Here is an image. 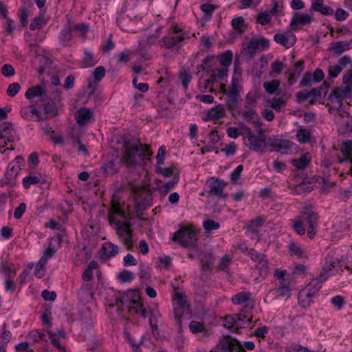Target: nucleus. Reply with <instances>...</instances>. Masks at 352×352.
Listing matches in <instances>:
<instances>
[{
	"label": "nucleus",
	"instance_id": "1",
	"mask_svg": "<svg viewBox=\"0 0 352 352\" xmlns=\"http://www.w3.org/2000/svg\"><path fill=\"white\" fill-rule=\"evenodd\" d=\"M112 148L122 155L120 160L127 166H133L151 155L148 147L136 140L120 136L112 140Z\"/></svg>",
	"mask_w": 352,
	"mask_h": 352
},
{
	"label": "nucleus",
	"instance_id": "2",
	"mask_svg": "<svg viewBox=\"0 0 352 352\" xmlns=\"http://www.w3.org/2000/svg\"><path fill=\"white\" fill-rule=\"evenodd\" d=\"M109 219L110 224L116 230L118 238L127 250H131L133 248L131 224L118 203L115 201H112Z\"/></svg>",
	"mask_w": 352,
	"mask_h": 352
},
{
	"label": "nucleus",
	"instance_id": "3",
	"mask_svg": "<svg viewBox=\"0 0 352 352\" xmlns=\"http://www.w3.org/2000/svg\"><path fill=\"white\" fill-rule=\"evenodd\" d=\"M109 306L116 307L119 315L123 312L124 307H126L130 314H140L143 318H146L148 316V311L144 308L140 302V295L138 294H134L132 296L118 294L116 296L115 302L109 304Z\"/></svg>",
	"mask_w": 352,
	"mask_h": 352
},
{
	"label": "nucleus",
	"instance_id": "4",
	"mask_svg": "<svg viewBox=\"0 0 352 352\" xmlns=\"http://www.w3.org/2000/svg\"><path fill=\"white\" fill-rule=\"evenodd\" d=\"M47 89H28L25 96L32 102L41 106L47 113L53 112L54 98L47 92Z\"/></svg>",
	"mask_w": 352,
	"mask_h": 352
},
{
	"label": "nucleus",
	"instance_id": "5",
	"mask_svg": "<svg viewBox=\"0 0 352 352\" xmlns=\"http://www.w3.org/2000/svg\"><path fill=\"white\" fill-rule=\"evenodd\" d=\"M245 135L243 137L244 144L252 151L263 153L267 148V140L262 129L258 135H255L250 128H245Z\"/></svg>",
	"mask_w": 352,
	"mask_h": 352
},
{
	"label": "nucleus",
	"instance_id": "6",
	"mask_svg": "<svg viewBox=\"0 0 352 352\" xmlns=\"http://www.w3.org/2000/svg\"><path fill=\"white\" fill-rule=\"evenodd\" d=\"M270 46V41L262 36H253L248 42L243 44L244 56L252 59L256 54L267 50Z\"/></svg>",
	"mask_w": 352,
	"mask_h": 352
},
{
	"label": "nucleus",
	"instance_id": "7",
	"mask_svg": "<svg viewBox=\"0 0 352 352\" xmlns=\"http://www.w3.org/2000/svg\"><path fill=\"white\" fill-rule=\"evenodd\" d=\"M172 301L175 320L180 326L183 316L190 314V305L187 300L186 294L182 292H176Z\"/></svg>",
	"mask_w": 352,
	"mask_h": 352
},
{
	"label": "nucleus",
	"instance_id": "8",
	"mask_svg": "<svg viewBox=\"0 0 352 352\" xmlns=\"http://www.w3.org/2000/svg\"><path fill=\"white\" fill-rule=\"evenodd\" d=\"M187 38H188L187 34L182 32L181 28L172 25L167 35L160 40V43L162 46L168 49L179 47Z\"/></svg>",
	"mask_w": 352,
	"mask_h": 352
},
{
	"label": "nucleus",
	"instance_id": "9",
	"mask_svg": "<svg viewBox=\"0 0 352 352\" xmlns=\"http://www.w3.org/2000/svg\"><path fill=\"white\" fill-rule=\"evenodd\" d=\"M197 239V233L195 229L190 226L179 228L173 235L172 240L182 247L188 248L195 245Z\"/></svg>",
	"mask_w": 352,
	"mask_h": 352
},
{
	"label": "nucleus",
	"instance_id": "10",
	"mask_svg": "<svg viewBox=\"0 0 352 352\" xmlns=\"http://www.w3.org/2000/svg\"><path fill=\"white\" fill-rule=\"evenodd\" d=\"M299 217L304 223L308 224L307 235L309 239H313L316 233V227L318 226V214L310 206H306L300 212Z\"/></svg>",
	"mask_w": 352,
	"mask_h": 352
},
{
	"label": "nucleus",
	"instance_id": "11",
	"mask_svg": "<svg viewBox=\"0 0 352 352\" xmlns=\"http://www.w3.org/2000/svg\"><path fill=\"white\" fill-rule=\"evenodd\" d=\"M279 89H266L267 92L273 96L265 99L267 106L271 107L274 111L280 112L285 108L289 98V96L285 93L277 92Z\"/></svg>",
	"mask_w": 352,
	"mask_h": 352
},
{
	"label": "nucleus",
	"instance_id": "12",
	"mask_svg": "<svg viewBox=\"0 0 352 352\" xmlns=\"http://www.w3.org/2000/svg\"><path fill=\"white\" fill-rule=\"evenodd\" d=\"M327 94V89H303L297 93L296 97L298 102L308 101L311 104L322 102Z\"/></svg>",
	"mask_w": 352,
	"mask_h": 352
},
{
	"label": "nucleus",
	"instance_id": "13",
	"mask_svg": "<svg viewBox=\"0 0 352 352\" xmlns=\"http://www.w3.org/2000/svg\"><path fill=\"white\" fill-rule=\"evenodd\" d=\"M228 69L226 68H221L216 70H212L210 75L202 77V82L204 84V88L212 87L215 83L219 82V88H226V85L223 84L222 81L227 76Z\"/></svg>",
	"mask_w": 352,
	"mask_h": 352
},
{
	"label": "nucleus",
	"instance_id": "14",
	"mask_svg": "<svg viewBox=\"0 0 352 352\" xmlns=\"http://www.w3.org/2000/svg\"><path fill=\"white\" fill-rule=\"evenodd\" d=\"M248 256L256 263V267L258 270L260 275L265 276L269 272L268 261L266 256L261 253L256 252L254 249H250L248 252Z\"/></svg>",
	"mask_w": 352,
	"mask_h": 352
},
{
	"label": "nucleus",
	"instance_id": "15",
	"mask_svg": "<svg viewBox=\"0 0 352 352\" xmlns=\"http://www.w3.org/2000/svg\"><path fill=\"white\" fill-rule=\"evenodd\" d=\"M314 20V14L312 12L309 14H299L294 12L289 23L291 30L296 31L302 27L310 24Z\"/></svg>",
	"mask_w": 352,
	"mask_h": 352
},
{
	"label": "nucleus",
	"instance_id": "16",
	"mask_svg": "<svg viewBox=\"0 0 352 352\" xmlns=\"http://www.w3.org/2000/svg\"><path fill=\"white\" fill-rule=\"evenodd\" d=\"M352 89H333L328 97V105L331 108L338 109L342 107V98L351 93Z\"/></svg>",
	"mask_w": 352,
	"mask_h": 352
},
{
	"label": "nucleus",
	"instance_id": "17",
	"mask_svg": "<svg viewBox=\"0 0 352 352\" xmlns=\"http://www.w3.org/2000/svg\"><path fill=\"white\" fill-rule=\"evenodd\" d=\"M267 146L270 147V151H278L281 153H287L290 148L289 140L280 139L276 136H272L267 140Z\"/></svg>",
	"mask_w": 352,
	"mask_h": 352
},
{
	"label": "nucleus",
	"instance_id": "18",
	"mask_svg": "<svg viewBox=\"0 0 352 352\" xmlns=\"http://www.w3.org/2000/svg\"><path fill=\"white\" fill-rule=\"evenodd\" d=\"M324 78V74L321 69L317 68L313 74L306 72L300 81V86L311 87L315 83L321 82Z\"/></svg>",
	"mask_w": 352,
	"mask_h": 352
},
{
	"label": "nucleus",
	"instance_id": "19",
	"mask_svg": "<svg viewBox=\"0 0 352 352\" xmlns=\"http://www.w3.org/2000/svg\"><path fill=\"white\" fill-rule=\"evenodd\" d=\"M207 184L209 187L208 192L218 197H224L223 189L226 186V183L220 179L214 177L210 178Z\"/></svg>",
	"mask_w": 352,
	"mask_h": 352
},
{
	"label": "nucleus",
	"instance_id": "20",
	"mask_svg": "<svg viewBox=\"0 0 352 352\" xmlns=\"http://www.w3.org/2000/svg\"><path fill=\"white\" fill-rule=\"evenodd\" d=\"M274 40L282 46L290 48L296 43V38L293 33H278L274 36Z\"/></svg>",
	"mask_w": 352,
	"mask_h": 352
},
{
	"label": "nucleus",
	"instance_id": "21",
	"mask_svg": "<svg viewBox=\"0 0 352 352\" xmlns=\"http://www.w3.org/2000/svg\"><path fill=\"white\" fill-rule=\"evenodd\" d=\"M226 114L223 107L218 104L211 108L206 113V116L203 118L205 121H216L224 117Z\"/></svg>",
	"mask_w": 352,
	"mask_h": 352
},
{
	"label": "nucleus",
	"instance_id": "22",
	"mask_svg": "<svg viewBox=\"0 0 352 352\" xmlns=\"http://www.w3.org/2000/svg\"><path fill=\"white\" fill-rule=\"evenodd\" d=\"M336 267V261L331 257H327L322 267V272L318 276L321 280H326L333 273L331 271Z\"/></svg>",
	"mask_w": 352,
	"mask_h": 352
},
{
	"label": "nucleus",
	"instance_id": "23",
	"mask_svg": "<svg viewBox=\"0 0 352 352\" xmlns=\"http://www.w3.org/2000/svg\"><path fill=\"white\" fill-rule=\"evenodd\" d=\"M21 115L23 118L28 120H30L34 118H36L37 120L43 119L40 110L34 105L22 108Z\"/></svg>",
	"mask_w": 352,
	"mask_h": 352
},
{
	"label": "nucleus",
	"instance_id": "24",
	"mask_svg": "<svg viewBox=\"0 0 352 352\" xmlns=\"http://www.w3.org/2000/svg\"><path fill=\"white\" fill-rule=\"evenodd\" d=\"M227 94L226 102L230 109H236L239 100L238 89H222Z\"/></svg>",
	"mask_w": 352,
	"mask_h": 352
},
{
	"label": "nucleus",
	"instance_id": "25",
	"mask_svg": "<svg viewBox=\"0 0 352 352\" xmlns=\"http://www.w3.org/2000/svg\"><path fill=\"white\" fill-rule=\"evenodd\" d=\"M77 123L82 126L89 122L93 117L92 111L87 108L83 107L78 109L75 114Z\"/></svg>",
	"mask_w": 352,
	"mask_h": 352
},
{
	"label": "nucleus",
	"instance_id": "26",
	"mask_svg": "<svg viewBox=\"0 0 352 352\" xmlns=\"http://www.w3.org/2000/svg\"><path fill=\"white\" fill-rule=\"evenodd\" d=\"M12 126V124L8 122L0 125V140H7L9 142L13 141L15 131Z\"/></svg>",
	"mask_w": 352,
	"mask_h": 352
},
{
	"label": "nucleus",
	"instance_id": "27",
	"mask_svg": "<svg viewBox=\"0 0 352 352\" xmlns=\"http://www.w3.org/2000/svg\"><path fill=\"white\" fill-rule=\"evenodd\" d=\"M314 297L307 289H302L298 295V303L301 307L307 308L313 302Z\"/></svg>",
	"mask_w": 352,
	"mask_h": 352
},
{
	"label": "nucleus",
	"instance_id": "28",
	"mask_svg": "<svg viewBox=\"0 0 352 352\" xmlns=\"http://www.w3.org/2000/svg\"><path fill=\"white\" fill-rule=\"evenodd\" d=\"M324 0H315L311 4V10L320 12L323 15L331 16L334 13L333 10L323 3Z\"/></svg>",
	"mask_w": 352,
	"mask_h": 352
},
{
	"label": "nucleus",
	"instance_id": "29",
	"mask_svg": "<svg viewBox=\"0 0 352 352\" xmlns=\"http://www.w3.org/2000/svg\"><path fill=\"white\" fill-rule=\"evenodd\" d=\"M288 250L292 256H296L300 258H306L307 251L302 246L295 242H292L288 245Z\"/></svg>",
	"mask_w": 352,
	"mask_h": 352
},
{
	"label": "nucleus",
	"instance_id": "30",
	"mask_svg": "<svg viewBox=\"0 0 352 352\" xmlns=\"http://www.w3.org/2000/svg\"><path fill=\"white\" fill-rule=\"evenodd\" d=\"M235 316L237 332L240 329H244L251 327V324L252 322V316L244 314L243 313L235 314Z\"/></svg>",
	"mask_w": 352,
	"mask_h": 352
},
{
	"label": "nucleus",
	"instance_id": "31",
	"mask_svg": "<svg viewBox=\"0 0 352 352\" xmlns=\"http://www.w3.org/2000/svg\"><path fill=\"white\" fill-rule=\"evenodd\" d=\"M19 173V168L14 166V164H9L5 174V183L11 185L14 184Z\"/></svg>",
	"mask_w": 352,
	"mask_h": 352
},
{
	"label": "nucleus",
	"instance_id": "32",
	"mask_svg": "<svg viewBox=\"0 0 352 352\" xmlns=\"http://www.w3.org/2000/svg\"><path fill=\"white\" fill-rule=\"evenodd\" d=\"M252 294L249 292H241L232 297V302L234 305H241L245 306L250 300Z\"/></svg>",
	"mask_w": 352,
	"mask_h": 352
},
{
	"label": "nucleus",
	"instance_id": "33",
	"mask_svg": "<svg viewBox=\"0 0 352 352\" xmlns=\"http://www.w3.org/2000/svg\"><path fill=\"white\" fill-rule=\"evenodd\" d=\"M72 31L71 25H67L64 27L58 35V40L60 44L63 45H67L72 38Z\"/></svg>",
	"mask_w": 352,
	"mask_h": 352
},
{
	"label": "nucleus",
	"instance_id": "34",
	"mask_svg": "<svg viewBox=\"0 0 352 352\" xmlns=\"http://www.w3.org/2000/svg\"><path fill=\"white\" fill-rule=\"evenodd\" d=\"M341 151L350 163L349 173L352 176V140L344 142L342 145Z\"/></svg>",
	"mask_w": 352,
	"mask_h": 352
},
{
	"label": "nucleus",
	"instance_id": "35",
	"mask_svg": "<svg viewBox=\"0 0 352 352\" xmlns=\"http://www.w3.org/2000/svg\"><path fill=\"white\" fill-rule=\"evenodd\" d=\"M324 280H321L320 277H316L315 278H313L306 286L303 289H307L310 293L316 296L317 294L319 292V289H320L322 286V283Z\"/></svg>",
	"mask_w": 352,
	"mask_h": 352
},
{
	"label": "nucleus",
	"instance_id": "36",
	"mask_svg": "<svg viewBox=\"0 0 352 352\" xmlns=\"http://www.w3.org/2000/svg\"><path fill=\"white\" fill-rule=\"evenodd\" d=\"M311 161V156L309 153L302 155L299 159L292 160V164L298 169L305 168Z\"/></svg>",
	"mask_w": 352,
	"mask_h": 352
},
{
	"label": "nucleus",
	"instance_id": "37",
	"mask_svg": "<svg viewBox=\"0 0 352 352\" xmlns=\"http://www.w3.org/2000/svg\"><path fill=\"white\" fill-rule=\"evenodd\" d=\"M244 119L249 122L255 124L257 126H261L262 122L261 118L254 110L250 109L243 113Z\"/></svg>",
	"mask_w": 352,
	"mask_h": 352
},
{
	"label": "nucleus",
	"instance_id": "38",
	"mask_svg": "<svg viewBox=\"0 0 352 352\" xmlns=\"http://www.w3.org/2000/svg\"><path fill=\"white\" fill-rule=\"evenodd\" d=\"M0 273L3 274L5 278L10 276H16V270L13 267V264L6 261H2L0 263Z\"/></svg>",
	"mask_w": 352,
	"mask_h": 352
},
{
	"label": "nucleus",
	"instance_id": "39",
	"mask_svg": "<svg viewBox=\"0 0 352 352\" xmlns=\"http://www.w3.org/2000/svg\"><path fill=\"white\" fill-rule=\"evenodd\" d=\"M267 65V62L263 57H261L258 61L254 63L252 69V74L257 78H259L263 73V68Z\"/></svg>",
	"mask_w": 352,
	"mask_h": 352
},
{
	"label": "nucleus",
	"instance_id": "40",
	"mask_svg": "<svg viewBox=\"0 0 352 352\" xmlns=\"http://www.w3.org/2000/svg\"><path fill=\"white\" fill-rule=\"evenodd\" d=\"M118 253V247L110 242L104 243L102 246V254L107 257H112Z\"/></svg>",
	"mask_w": 352,
	"mask_h": 352
},
{
	"label": "nucleus",
	"instance_id": "41",
	"mask_svg": "<svg viewBox=\"0 0 352 352\" xmlns=\"http://www.w3.org/2000/svg\"><path fill=\"white\" fill-rule=\"evenodd\" d=\"M42 179L41 175H35L30 173L23 179V187L26 189L29 188L31 185L38 184Z\"/></svg>",
	"mask_w": 352,
	"mask_h": 352
},
{
	"label": "nucleus",
	"instance_id": "42",
	"mask_svg": "<svg viewBox=\"0 0 352 352\" xmlns=\"http://www.w3.org/2000/svg\"><path fill=\"white\" fill-rule=\"evenodd\" d=\"M219 8L218 6L211 3H204L200 6L201 10L204 13V19L208 21L211 19L212 14L215 10Z\"/></svg>",
	"mask_w": 352,
	"mask_h": 352
},
{
	"label": "nucleus",
	"instance_id": "43",
	"mask_svg": "<svg viewBox=\"0 0 352 352\" xmlns=\"http://www.w3.org/2000/svg\"><path fill=\"white\" fill-rule=\"evenodd\" d=\"M132 19L129 16V14H125L124 13H120L117 18V23L120 28L124 31L129 30V22L131 21Z\"/></svg>",
	"mask_w": 352,
	"mask_h": 352
},
{
	"label": "nucleus",
	"instance_id": "44",
	"mask_svg": "<svg viewBox=\"0 0 352 352\" xmlns=\"http://www.w3.org/2000/svg\"><path fill=\"white\" fill-rule=\"evenodd\" d=\"M98 267V264L96 261H91L89 263L88 267L84 271L82 274V278L85 281H89L93 278V270Z\"/></svg>",
	"mask_w": 352,
	"mask_h": 352
},
{
	"label": "nucleus",
	"instance_id": "45",
	"mask_svg": "<svg viewBox=\"0 0 352 352\" xmlns=\"http://www.w3.org/2000/svg\"><path fill=\"white\" fill-rule=\"evenodd\" d=\"M223 326L230 331L232 333H237L235 314L234 316H228L225 317Z\"/></svg>",
	"mask_w": 352,
	"mask_h": 352
},
{
	"label": "nucleus",
	"instance_id": "46",
	"mask_svg": "<svg viewBox=\"0 0 352 352\" xmlns=\"http://www.w3.org/2000/svg\"><path fill=\"white\" fill-rule=\"evenodd\" d=\"M291 223L294 231L299 235H303L305 233V228L303 222L298 216L295 219L291 220Z\"/></svg>",
	"mask_w": 352,
	"mask_h": 352
},
{
	"label": "nucleus",
	"instance_id": "47",
	"mask_svg": "<svg viewBox=\"0 0 352 352\" xmlns=\"http://www.w3.org/2000/svg\"><path fill=\"white\" fill-rule=\"evenodd\" d=\"M311 133L309 130L300 127L296 133V138L300 143H306L309 142Z\"/></svg>",
	"mask_w": 352,
	"mask_h": 352
},
{
	"label": "nucleus",
	"instance_id": "48",
	"mask_svg": "<svg viewBox=\"0 0 352 352\" xmlns=\"http://www.w3.org/2000/svg\"><path fill=\"white\" fill-rule=\"evenodd\" d=\"M214 258L212 253L205 254L201 258V265L202 269L204 270H210L211 266L213 265Z\"/></svg>",
	"mask_w": 352,
	"mask_h": 352
},
{
	"label": "nucleus",
	"instance_id": "49",
	"mask_svg": "<svg viewBox=\"0 0 352 352\" xmlns=\"http://www.w3.org/2000/svg\"><path fill=\"white\" fill-rule=\"evenodd\" d=\"M189 329L194 334L204 333L205 335H208L207 330L204 325L197 321H191L189 324Z\"/></svg>",
	"mask_w": 352,
	"mask_h": 352
},
{
	"label": "nucleus",
	"instance_id": "50",
	"mask_svg": "<svg viewBox=\"0 0 352 352\" xmlns=\"http://www.w3.org/2000/svg\"><path fill=\"white\" fill-rule=\"evenodd\" d=\"M349 48L350 43L343 41H338L333 43L331 50L336 54L340 55L344 52L348 50Z\"/></svg>",
	"mask_w": 352,
	"mask_h": 352
},
{
	"label": "nucleus",
	"instance_id": "51",
	"mask_svg": "<svg viewBox=\"0 0 352 352\" xmlns=\"http://www.w3.org/2000/svg\"><path fill=\"white\" fill-rule=\"evenodd\" d=\"M159 316L158 311H151L150 314V324L151 327L153 334L155 338L159 337L158 328L157 325V318Z\"/></svg>",
	"mask_w": 352,
	"mask_h": 352
},
{
	"label": "nucleus",
	"instance_id": "52",
	"mask_svg": "<svg viewBox=\"0 0 352 352\" xmlns=\"http://www.w3.org/2000/svg\"><path fill=\"white\" fill-rule=\"evenodd\" d=\"M232 60V53L230 50L223 52L220 57V63L223 66L222 68H226L230 66Z\"/></svg>",
	"mask_w": 352,
	"mask_h": 352
},
{
	"label": "nucleus",
	"instance_id": "53",
	"mask_svg": "<svg viewBox=\"0 0 352 352\" xmlns=\"http://www.w3.org/2000/svg\"><path fill=\"white\" fill-rule=\"evenodd\" d=\"M242 81V72L240 69L235 68L232 76V87L239 88Z\"/></svg>",
	"mask_w": 352,
	"mask_h": 352
},
{
	"label": "nucleus",
	"instance_id": "54",
	"mask_svg": "<svg viewBox=\"0 0 352 352\" xmlns=\"http://www.w3.org/2000/svg\"><path fill=\"white\" fill-rule=\"evenodd\" d=\"M244 19L242 16H237L232 20V25L233 29L239 33H242L244 31Z\"/></svg>",
	"mask_w": 352,
	"mask_h": 352
},
{
	"label": "nucleus",
	"instance_id": "55",
	"mask_svg": "<svg viewBox=\"0 0 352 352\" xmlns=\"http://www.w3.org/2000/svg\"><path fill=\"white\" fill-rule=\"evenodd\" d=\"M46 263L44 262H42L41 261H38L37 263L35 265V270H34V275L38 278H43L46 272V269L45 267Z\"/></svg>",
	"mask_w": 352,
	"mask_h": 352
},
{
	"label": "nucleus",
	"instance_id": "56",
	"mask_svg": "<svg viewBox=\"0 0 352 352\" xmlns=\"http://www.w3.org/2000/svg\"><path fill=\"white\" fill-rule=\"evenodd\" d=\"M203 226L207 232H210L219 228V223L212 219H206L203 222Z\"/></svg>",
	"mask_w": 352,
	"mask_h": 352
},
{
	"label": "nucleus",
	"instance_id": "57",
	"mask_svg": "<svg viewBox=\"0 0 352 352\" xmlns=\"http://www.w3.org/2000/svg\"><path fill=\"white\" fill-rule=\"evenodd\" d=\"M271 21V14L270 12H260L257 16L256 22L261 25H265L269 24Z\"/></svg>",
	"mask_w": 352,
	"mask_h": 352
},
{
	"label": "nucleus",
	"instance_id": "58",
	"mask_svg": "<svg viewBox=\"0 0 352 352\" xmlns=\"http://www.w3.org/2000/svg\"><path fill=\"white\" fill-rule=\"evenodd\" d=\"M178 179H175L172 181H170L166 183L164 185H162L159 190L162 192V195H166L171 189H173L175 186L177 184Z\"/></svg>",
	"mask_w": 352,
	"mask_h": 352
},
{
	"label": "nucleus",
	"instance_id": "59",
	"mask_svg": "<svg viewBox=\"0 0 352 352\" xmlns=\"http://www.w3.org/2000/svg\"><path fill=\"white\" fill-rule=\"evenodd\" d=\"M331 302L337 310H340L345 304V299L344 297L338 295L331 299Z\"/></svg>",
	"mask_w": 352,
	"mask_h": 352
},
{
	"label": "nucleus",
	"instance_id": "60",
	"mask_svg": "<svg viewBox=\"0 0 352 352\" xmlns=\"http://www.w3.org/2000/svg\"><path fill=\"white\" fill-rule=\"evenodd\" d=\"M232 257L228 254H226L224 256H223L219 262V269L222 271H226L228 268L230 264L231 263Z\"/></svg>",
	"mask_w": 352,
	"mask_h": 352
},
{
	"label": "nucleus",
	"instance_id": "61",
	"mask_svg": "<svg viewBox=\"0 0 352 352\" xmlns=\"http://www.w3.org/2000/svg\"><path fill=\"white\" fill-rule=\"evenodd\" d=\"M47 333L49 335V338L50 339L52 344L54 346H56L58 350L65 351V347L59 342V341L56 337V334L52 333V331H50L49 330L47 331Z\"/></svg>",
	"mask_w": 352,
	"mask_h": 352
},
{
	"label": "nucleus",
	"instance_id": "62",
	"mask_svg": "<svg viewBox=\"0 0 352 352\" xmlns=\"http://www.w3.org/2000/svg\"><path fill=\"white\" fill-rule=\"evenodd\" d=\"M133 278V273L129 270H123L118 274V278L122 283L129 282L132 280Z\"/></svg>",
	"mask_w": 352,
	"mask_h": 352
},
{
	"label": "nucleus",
	"instance_id": "63",
	"mask_svg": "<svg viewBox=\"0 0 352 352\" xmlns=\"http://www.w3.org/2000/svg\"><path fill=\"white\" fill-rule=\"evenodd\" d=\"M179 77L182 86L184 87H187L188 86V84L192 79L190 74L188 73L185 70L180 71Z\"/></svg>",
	"mask_w": 352,
	"mask_h": 352
},
{
	"label": "nucleus",
	"instance_id": "64",
	"mask_svg": "<svg viewBox=\"0 0 352 352\" xmlns=\"http://www.w3.org/2000/svg\"><path fill=\"white\" fill-rule=\"evenodd\" d=\"M214 60L213 56H207L204 59L202 60V64L198 65L197 69L198 72L201 70H205L206 69L210 68L212 66V62Z\"/></svg>",
	"mask_w": 352,
	"mask_h": 352
}]
</instances>
